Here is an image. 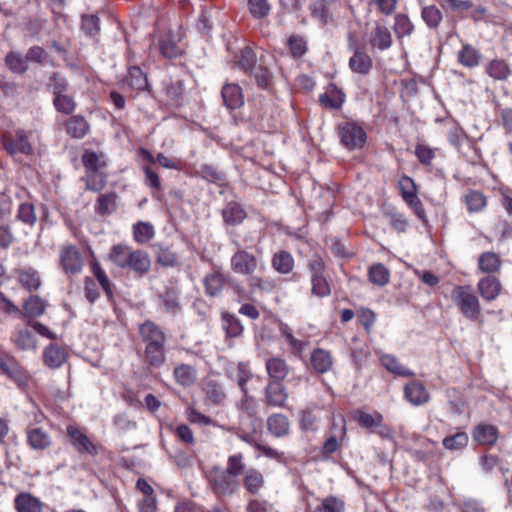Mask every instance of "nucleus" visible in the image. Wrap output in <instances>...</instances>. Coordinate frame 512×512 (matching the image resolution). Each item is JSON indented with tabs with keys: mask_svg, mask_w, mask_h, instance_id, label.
Wrapping results in <instances>:
<instances>
[{
	"mask_svg": "<svg viewBox=\"0 0 512 512\" xmlns=\"http://www.w3.org/2000/svg\"><path fill=\"white\" fill-rule=\"evenodd\" d=\"M392 43V35L389 29L379 22H376L374 32L370 39L371 46L380 51H385L392 46Z\"/></svg>",
	"mask_w": 512,
	"mask_h": 512,
	"instance_id": "5701e85b",
	"label": "nucleus"
},
{
	"mask_svg": "<svg viewBox=\"0 0 512 512\" xmlns=\"http://www.w3.org/2000/svg\"><path fill=\"white\" fill-rule=\"evenodd\" d=\"M19 282L28 291L38 290L41 286L39 273L33 268H24L17 271Z\"/></svg>",
	"mask_w": 512,
	"mask_h": 512,
	"instance_id": "473e14b6",
	"label": "nucleus"
},
{
	"mask_svg": "<svg viewBox=\"0 0 512 512\" xmlns=\"http://www.w3.org/2000/svg\"><path fill=\"white\" fill-rule=\"evenodd\" d=\"M322 407L312 403L300 412L299 425L304 431H315L321 418Z\"/></svg>",
	"mask_w": 512,
	"mask_h": 512,
	"instance_id": "2eb2a0df",
	"label": "nucleus"
},
{
	"mask_svg": "<svg viewBox=\"0 0 512 512\" xmlns=\"http://www.w3.org/2000/svg\"><path fill=\"white\" fill-rule=\"evenodd\" d=\"M482 55L470 44L463 45L462 49L458 52V61L465 67L474 68L481 62Z\"/></svg>",
	"mask_w": 512,
	"mask_h": 512,
	"instance_id": "2f4dec72",
	"label": "nucleus"
},
{
	"mask_svg": "<svg viewBox=\"0 0 512 512\" xmlns=\"http://www.w3.org/2000/svg\"><path fill=\"white\" fill-rule=\"evenodd\" d=\"M14 502L17 512H42V503L31 494L21 493Z\"/></svg>",
	"mask_w": 512,
	"mask_h": 512,
	"instance_id": "7c9ffc66",
	"label": "nucleus"
},
{
	"mask_svg": "<svg viewBox=\"0 0 512 512\" xmlns=\"http://www.w3.org/2000/svg\"><path fill=\"white\" fill-rule=\"evenodd\" d=\"M223 219L230 225H237L243 221L246 214L242 207L235 202H230L223 209Z\"/></svg>",
	"mask_w": 512,
	"mask_h": 512,
	"instance_id": "c03bdc74",
	"label": "nucleus"
},
{
	"mask_svg": "<svg viewBox=\"0 0 512 512\" xmlns=\"http://www.w3.org/2000/svg\"><path fill=\"white\" fill-rule=\"evenodd\" d=\"M67 431L71 438L72 445L78 452L88 453L90 455H96L98 453L97 446L93 444L84 433L73 427H68Z\"/></svg>",
	"mask_w": 512,
	"mask_h": 512,
	"instance_id": "aec40b11",
	"label": "nucleus"
},
{
	"mask_svg": "<svg viewBox=\"0 0 512 512\" xmlns=\"http://www.w3.org/2000/svg\"><path fill=\"white\" fill-rule=\"evenodd\" d=\"M107 182V175L101 171L89 172L86 174V187L91 191H101Z\"/></svg>",
	"mask_w": 512,
	"mask_h": 512,
	"instance_id": "0e129e2a",
	"label": "nucleus"
},
{
	"mask_svg": "<svg viewBox=\"0 0 512 512\" xmlns=\"http://www.w3.org/2000/svg\"><path fill=\"white\" fill-rule=\"evenodd\" d=\"M53 105L58 112L66 115H71L77 106L74 99L66 93L54 96Z\"/></svg>",
	"mask_w": 512,
	"mask_h": 512,
	"instance_id": "13d9d810",
	"label": "nucleus"
},
{
	"mask_svg": "<svg viewBox=\"0 0 512 512\" xmlns=\"http://www.w3.org/2000/svg\"><path fill=\"white\" fill-rule=\"evenodd\" d=\"M242 392L243 398L237 404L239 424L243 430L255 432L261 426V419L257 417L258 405L256 400L248 394V391Z\"/></svg>",
	"mask_w": 512,
	"mask_h": 512,
	"instance_id": "39448f33",
	"label": "nucleus"
},
{
	"mask_svg": "<svg viewBox=\"0 0 512 512\" xmlns=\"http://www.w3.org/2000/svg\"><path fill=\"white\" fill-rule=\"evenodd\" d=\"M224 105L231 110L237 109L244 104L242 89L239 85L225 84L221 91Z\"/></svg>",
	"mask_w": 512,
	"mask_h": 512,
	"instance_id": "6ab92c4d",
	"label": "nucleus"
},
{
	"mask_svg": "<svg viewBox=\"0 0 512 512\" xmlns=\"http://www.w3.org/2000/svg\"><path fill=\"white\" fill-rule=\"evenodd\" d=\"M405 399L414 406L426 404L430 395L425 386L417 380L407 383L404 387Z\"/></svg>",
	"mask_w": 512,
	"mask_h": 512,
	"instance_id": "f8f14e48",
	"label": "nucleus"
},
{
	"mask_svg": "<svg viewBox=\"0 0 512 512\" xmlns=\"http://www.w3.org/2000/svg\"><path fill=\"white\" fill-rule=\"evenodd\" d=\"M204 391L207 398L213 404H221L226 398V394L220 384L214 380H208L204 385Z\"/></svg>",
	"mask_w": 512,
	"mask_h": 512,
	"instance_id": "603ef678",
	"label": "nucleus"
},
{
	"mask_svg": "<svg viewBox=\"0 0 512 512\" xmlns=\"http://www.w3.org/2000/svg\"><path fill=\"white\" fill-rule=\"evenodd\" d=\"M244 457L241 453L230 455L227 459V466L223 469L224 472L228 473L232 477L238 479V476L245 472Z\"/></svg>",
	"mask_w": 512,
	"mask_h": 512,
	"instance_id": "864d4df0",
	"label": "nucleus"
},
{
	"mask_svg": "<svg viewBox=\"0 0 512 512\" xmlns=\"http://www.w3.org/2000/svg\"><path fill=\"white\" fill-rule=\"evenodd\" d=\"M468 440L469 437L467 433L460 431L454 435L445 437L442 441V444L447 450L457 451L466 447Z\"/></svg>",
	"mask_w": 512,
	"mask_h": 512,
	"instance_id": "4d7b16f0",
	"label": "nucleus"
},
{
	"mask_svg": "<svg viewBox=\"0 0 512 512\" xmlns=\"http://www.w3.org/2000/svg\"><path fill=\"white\" fill-rule=\"evenodd\" d=\"M247 285L251 293H271L276 287L274 280L260 277L255 273L247 277Z\"/></svg>",
	"mask_w": 512,
	"mask_h": 512,
	"instance_id": "72a5a7b5",
	"label": "nucleus"
},
{
	"mask_svg": "<svg viewBox=\"0 0 512 512\" xmlns=\"http://www.w3.org/2000/svg\"><path fill=\"white\" fill-rule=\"evenodd\" d=\"M5 63L14 73L23 74L28 70L27 56L18 52H9L5 57Z\"/></svg>",
	"mask_w": 512,
	"mask_h": 512,
	"instance_id": "a18cd8bd",
	"label": "nucleus"
},
{
	"mask_svg": "<svg viewBox=\"0 0 512 512\" xmlns=\"http://www.w3.org/2000/svg\"><path fill=\"white\" fill-rule=\"evenodd\" d=\"M369 280L377 286H385L389 282L390 273L381 263L372 265L368 271Z\"/></svg>",
	"mask_w": 512,
	"mask_h": 512,
	"instance_id": "de8ad7c7",
	"label": "nucleus"
},
{
	"mask_svg": "<svg viewBox=\"0 0 512 512\" xmlns=\"http://www.w3.org/2000/svg\"><path fill=\"white\" fill-rule=\"evenodd\" d=\"M165 343L159 342L145 346L144 356L150 366L159 368L165 363Z\"/></svg>",
	"mask_w": 512,
	"mask_h": 512,
	"instance_id": "bb28decb",
	"label": "nucleus"
},
{
	"mask_svg": "<svg viewBox=\"0 0 512 512\" xmlns=\"http://www.w3.org/2000/svg\"><path fill=\"white\" fill-rule=\"evenodd\" d=\"M235 64L245 73H249L258 64L253 49L248 46L242 49Z\"/></svg>",
	"mask_w": 512,
	"mask_h": 512,
	"instance_id": "49530a36",
	"label": "nucleus"
},
{
	"mask_svg": "<svg viewBox=\"0 0 512 512\" xmlns=\"http://www.w3.org/2000/svg\"><path fill=\"white\" fill-rule=\"evenodd\" d=\"M465 204L469 212H480L486 206V197L479 191H470L465 195Z\"/></svg>",
	"mask_w": 512,
	"mask_h": 512,
	"instance_id": "680f3d73",
	"label": "nucleus"
},
{
	"mask_svg": "<svg viewBox=\"0 0 512 512\" xmlns=\"http://www.w3.org/2000/svg\"><path fill=\"white\" fill-rule=\"evenodd\" d=\"M173 375L176 382L184 387L193 385L197 378L196 370L187 364H180L175 367Z\"/></svg>",
	"mask_w": 512,
	"mask_h": 512,
	"instance_id": "4c0bfd02",
	"label": "nucleus"
},
{
	"mask_svg": "<svg viewBox=\"0 0 512 512\" xmlns=\"http://www.w3.org/2000/svg\"><path fill=\"white\" fill-rule=\"evenodd\" d=\"M394 32L398 38L410 36L413 33L414 25L405 14H397L394 18Z\"/></svg>",
	"mask_w": 512,
	"mask_h": 512,
	"instance_id": "5fc2aeb1",
	"label": "nucleus"
},
{
	"mask_svg": "<svg viewBox=\"0 0 512 512\" xmlns=\"http://www.w3.org/2000/svg\"><path fill=\"white\" fill-rule=\"evenodd\" d=\"M81 29L90 37H95L100 31V19L96 14H84L81 17Z\"/></svg>",
	"mask_w": 512,
	"mask_h": 512,
	"instance_id": "e2e57ef3",
	"label": "nucleus"
},
{
	"mask_svg": "<svg viewBox=\"0 0 512 512\" xmlns=\"http://www.w3.org/2000/svg\"><path fill=\"white\" fill-rule=\"evenodd\" d=\"M60 266L68 275L79 274L83 268V259L74 245H65L60 249Z\"/></svg>",
	"mask_w": 512,
	"mask_h": 512,
	"instance_id": "6e6552de",
	"label": "nucleus"
},
{
	"mask_svg": "<svg viewBox=\"0 0 512 512\" xmlns=\"http://www.w3.org/2000/svg\"><path fill=\"white\" fill-rule=\"evenodd\" d=\"M235 243L237 250L230 259V268L235 274L248 277L258 269L265 268V265L255 255L241 248L238 242Z\"/></svg>",
	"mask_w": 512,
	"mask_h": 512,
	"instance_id": "20e7f679",
	"label": "nucleus"
},
{
	"mask_svg": "<svg viewBox=\"0 0 512 512\" xmlns=\"http://www.w3.org/2000/svg\"><path fill=\"white\" fill-rule=\"evenodd\" d=\"M222 326L229 337H238L243 332V326L239 318L229 313L222 314Z\"/></svg>",
	"mask_w": 512,
	"mask_h": 512,
	"instance_id": "09e8293b",
	"label": "nucleus"
},
{
	"mask_svg": "<svg viewBox=\"0 0 512 512\" xmlns=\"http://www.w3.org/2000/svg\"><path fill=\"white\" fill-rule=\"evenodd\" d=\"M486 73L494 80L505 81L510 75V68L504 60L494 59L487 64Z\"/></svg>",
	"mask_w": 512,
	"mask_h": 512,
	"instance_id": "ea45409f",
	"label": "nucleus"
},
{
	"mask_svg": "<svg viewBox=\"0 0 512 512\" xmlns=\"http://www.w3.org/2000/svg\"><path fill=\"white\" fill-rule=\"evenodd\" d=\"M65 128L72 138L82 139L89 132L90 125L83 116L73 115L66 121Z\"/></svg>",
	"mask_w": 512,
	"mask_h": 512,
	"instance_id": "a878e982",
	"label": "nucleus"
},
{
	"mask_svg": "<svg viewBox=\"0 0 512 512\" xmlns=\"http://www.w3.org/2000/svg\"><path fill=\"white\" fill-rule=\"evenodd\" d=\"M12 343L21 351L36 350L37 340L28 328H16L11 336Z\"/></svg>",
	"mask_w": 512,
	"mask_h": 512,
	"instance_id": "412c9836",
	"label": "nucleus"
},
{
	"mask_svg": "<svg viewBox=\"0 0 512 512\" xmlns=\"http://www.w3.org/2000/svg\"><path fill=\"white\" fill-rule=\"evenodd\" d=\"M46 302L38 295H31L23 304V310L18 313L19 318H37L44 314Z\"/></svg>",
	"mask_w": 512,
	"mask_h": 512,
	"instance_id": "4be33fe9",
	"label": "nucleus"
},
{
	"mask_svg": "<svg viewBox=\"0 0 512 512\" xmlns=\"http://www.w3.org/2000/svg\"><path fill=\"white\" fill-rule=\"evenodd\" d=\"M421 17L428 27L435 29L440 25L443 14L435 5H429L422 8Z\"/></svg>",
	"mask_w": 512,
	"mask_h": 512,
	"instance_id": "8fccbe9b",
	"label": "nucleus"
},
{
	"mask_svg": "<svg viewBox=\"0 0 512 512\" xmlns=\"http://www.w3.org/2000/svg\"><path fill=\"white\" fill-rule=\"evenodd\" d=\"M139 335L145 346L166 342V335L153 321L147 320L139 325Z\"/></svg>",
	"mask_w": 512,
	"mask_h": 512,
	"instance_id": "4468645a",
	"label": "nucleus"
},
{
	"mask_svg": "<svg viewBox=\"0 0 512 512\" xmlns=\"http://www.w3.org/2000/svg\"><path fill=\"white\" fill-rule=\"evenodd\" d=\"M280 333L285 338L294 354H300L305 350L306 342L296 339L288 325L282 324L280 326Z\"/></svg>",
	"mask_w": 512,
	"mask_h": 512,
	"instance_id": "052dcab7",
	"label": "nucleus"
},
{
	"mask_svg": "<svg viewBox=\"0 0 512 512\" xmlns=\"http://www.w3.org/2000/svg\"><path fill=\"white\" fill-rule=\"evenodd\" d=\"M17 219L30 227L34 226L37 222V215L35 207L32 203H21L17 210Z\"/></svg>",
	"mask_w": 512,
	"mask_h": 512,
	"instance_id": "6e6d98bb",
	"label": "nucleus"
},
{
	"mask_svg": "<svg viewBox=\"0 0 512 512\" xmlns=\"http://www.w3.org/2000/svg\"><path fill=\"white\" fill-rule=\"evenodd\" d=\"M382 365L391 373L401 377H412L414 372L404 367L399 360L393 355H383L381 357Z\"/></svg>",
	"mask_w": 512,
	"mask_h": 512,
	"instance_id": "a19ab883",
	"label": "nucleus"
},
{
	"mask_svg": "<svg viewBox=\"0 0 512 512\" xmlns=\"http://www.w3.org/2000/svg\"><path fill=\"white\" fill-rule=\"evenodd\" d=\"M82 162L86 173L101 171L106 167V160L103 154H97L91 150H85L82 155Z\"/></svg>",
	"mask_w": 512,
	"mask_h": 512,
	"instance_id": "e433bc0d",
	"label": "nucleus"
},
{
	"mask_svg": "<svg viewBox=\"0 0 512 512\" xmlns=\"http://www.w3.org/2000/svg\"><path fill=\"white\" fill-rule=\"evenodd\" d=\"M154 235V227L149 222L139 221L133 225V238L139 244L148 243Z\"/></svg>",
	"mask_w": 512,
	"mask_h": 512,
	"instance_id": "37998d69",
	"label": "nucleus"
},
{
	"mask_svg": "<svg viewBox=\"0 0 512 512\" xmlns=\"http://www.w3.org/2000/svg\"><path fill=\"white\" fill-rule=\"evenodd\" d=\"M248 74L253 76L257 84L262 88L267 87L271 81L270 71L263 66L261 62L258 63Z\"/></svg>",
	"mask_w": 512,
	"mask_h": 512,
	"instance_id": "774afa93",
	"label": "nucleus"
},
{
	"mask_svg": "<svg viewBox=\"0 0 512 512\" xmlns=\"http://www.w3.org/2000/svg\"><path fill=\"white\" fill-rule=\"evenodd\" d=\"M265 367L270 379L269 381H278L282 383L290 373V367L286 360L280 357L268 358L265 362Z\"/></svg>",
	"mask_w": 512,
	"mask_h": 512,
	"instance_id": "f3484780",
	"label": "nucleus"
},
{
	"mask_svg": "<svg viewBox=\"0 0 512 512\" xmlns=\"http://www.w3.org/2000/svg\"><path fill=\"white\" fill-rule=\"evenodd\" d=\"M126 82L129 88L133 90L143 91L148 89L147 76L138 66H132L128 69Z\"/></svg>",
	"mask_w": 512,
	"mask_h": 512,
	"instance_id": "f704fd0d",
	"label": "nucleus"
},
{
	"mask_svg": "<svg viewBox=\"0 0 512 512\" xmlns=\"http://www.w3.org/2000/svg\"><path fill=\"white\" fill-rule=\"evenodd\" d=\"M109 258L117 267L128 269L138 277L147 274L151 268V260L147 252L134 250L124 244L114 245L110 250Z\"/></svg>",
	"mask_w": 512,
	"mask_h": 512,
	"instance_id": "f257e3e1",
	"label": "nucleus"
},
{
	"mask_svg": "<svg viewBox=\"0 0 512 512\" xmlns=\"http://www.w3.org/2000/svg\"><path fill=\"white\" fill-rule=\"evenodd\" d=\"M208 483L213 494L218 498L232 497L240 490L239 480L218 467L210 471Z\"/></svg>",
	"mask_w": 512,
	"mask_h": 512,
	"instance_id": "7ed1b4c3",
	"label": "nucleus"
},
{
	"mask_svg": "<svg viewBox=\"0 0 512 512\" xmlns=\"http://www.w3.org/2000/svg\"><path fill=\"white\" fill-rule=\"evenodd\" d=\"M3 145L6 151L10 154H30L32 151L31 145L28 141V135L24 130L17 131L14 138L4 137Z\"/></svg>",
	"mask_w": 512,
	"mask_h": 512,
	"instance_id": "ddd939ff",
	"label": "nucleus"
},
{
	"mask_svg": "<svg viewBox=\"0 0 512 512\" xmlns=\"http://www.w3.org/2000/svg\"><path fill=\"white\" fill-rule=\"evenodd\" d=\"M225 281V276L219 271L207 274L203 279L206 294L212 297L218 296L224 288Z\"/></svg>",
	"mask_w": 512,
	"mask_h": 512,
	"instance_id": "c756f323",
	"label": "nucleus"
},
{
	"mask_svg": "<svg viewBox=\"0 0 512 512\" xmlns=\"http://www.w3.org/2000/svg\"><path fill=\"white\" fill-rule=\"evenodd\" d=\"M451 298L460 313L468 320L478 321L482 317L478 297L470 286H456Z\"/></svg>",
	"mask_w": 512,
	"mask_h": 512,
	"instance_id": "f03ea898",
	"label": "nucleus"
},
{
	"mask_svg": "<svg viewBox=\"0 0 512 512\" xmlns=\"http://www.w3.org/2000/svg\"><path fill=\"white\" fill-rule=\"evenodd\" d=\"M267 428L273 436L281 438L288 435L290 423L284 414L276 413L268 417Z\"/></svg>",
	"mask_w": 512,
	"mask_h": 512,
	"instance_id": "cd10ccee",
	"label": "nucleus"
},
{
	"mask_svg": "<svg viewBox=\"0 0 512 512\" xmlns=\"http://www.w3.org/2000/svg\"><path fill=\"white\" fill-rule=\"evenodd\" d=\"M160 299L167 313L176 315L181 310L179 293L175 288L167 287L165 291L160 294Z\"/></svg>",
	"mask_w": 512,
	"mask_h": 512,
	"instance_id": "c9c22d12",
	"label": "nucleus"
},
{
	"mask_svg": "<svg viewBox=\"0 0 512 512\" xmlns=\"http://www.w3.org/2000/svg\"><path fill=\"white\" fill-rule=\"evenodd\" d=\"M92 271L99 282L100 286L102 287L103 291L107 295V298L111 300L113 298V290H112V284L106 274V272L102 269V267L95 263L92 265Z\"/></svg>",
	"mask_w": 512,
	"mask_h": 512,
	"instance_id": "69168bd1",
	"label": "nucleus"
},
{
	"mask_svg": "<svg viewBox=\"0 0 512 512\" xmlns=\"http://www.w3.org/2000/svg\"><path fill=\"white\" fill-rule=\"evenodd\" d=\"M243 485L247 492L257 495L265 485L264 476L257 469L248 468L243 475Z\"/></svg>",
	"mask_w": 512,
	"mask_h": 512,
	"instance_id": "393cba45",
	"label": "nucleus"
},
{
	"mask_svg": "<svg viewBox=\"0 0 512 512\" xmlns=\"http://www.w3.org/2000/svg\"><path fill=\"white\" fill-rule=\"evenodd\" d=\"M196 174H198L203 179L213 183L224 180L223 173L219 171L215 166L209 164L201 165L196 171Z\"/></svg>",
	"mask_w": 512,
	"mask_h": 512,
	"instance_id": "338daca9",
	"label": "nucleus"
},
{
	"mask_svg": "<svg viewBox=\"0 0 512 512\" xmlns=\"http://www.w3.org/2000/svg\"><path fill=\"white\" fill-rule=\"evenodd\" d=\"M272 267L281 274H288L293 270L294 259L287 251H279L272 257Z\"/></svg>",
	"mask_w": 512,
	"mask_h": 512,
	"instance_id": "58836bf2",
	"label": "nucleus"
},
{
	"mask_svg": "<svg viewBox=\"0 0 512 512\" xmlns=\"http://www.w3.org/2000/svg\"><path fill=\"white\" fill-rule=\"evenodd\" d=\"M477 287L481 297L486 301L495 300L502 289L500 280L491 275L481 278Z\"/></svg>",
	"mask_w": 512,
	"mask_h": 512,
	"instance_id": "a211bd4d",
	"label": "nucleus"
},
{
	"mask_svg": "<svg viewBox=\"0 0 512 512\" xmlns=\"http://www.w3.org/2000/svg\"><path fill=\"white\" fill-rule=\"evenodd\" d=\"M116 199L115 193L101 194L97 199L96 211L100 215H109L116 210Z\"/></svg>",
	"mask_w": 512,
	"mask_h": 512,
	"instance_id": "3c124183",
	"label": "nucleus"
},
{
	"mask_svg": "<svg viewBox=\"0 0 512 512\" xmlns=\"http://www.w3.org/2000/svg\"><path fill=\"white\" fill-rule=\"evenodd\" d=\"M348 47L353 53L349 59V68L354 73L367 75L373 66L372 58L356 43L352 33L348 37Z\"/></svg>",
	"mask_w": 512,
	"mask_h": 512,
	"instance_id": "423d86ee",
	"label": "nucleus"
},
{
	"mask_svg": "<svg viewBox=\"0 0 512 512\" xmlns=\"http://www.w3.org/2000/svg\"><path fill=\"white\" fill-rule=\"evenodd\" d=\"M310 363L317 373L325 374L332 369L334 359L330 351L323 348H315L311 353Z\"/></svg>",
	"mask_w": 512,
	"mask_h": 512,
	"instance_id": "dca6fc26",
	"label": "nucleus"
},
{
	"mask_svg": "<svg viewBox=\"0 0 512 512\" xmlns=\"http://www.w3.org/2000/svg\"><path fill=\"white\" fill-rule=\"evenodd\" d=\"M478 267L484 273H495L500 270L501 260L494 252H484L478 259Z\"/></svg>",
	"mask_w": 512,
	"mask_h": 512,
	"instance_id": "79ce46f5",
	"label": "nucleus"
},
{
	"mask_svg": "<svg viewBox=\"0 0 512 512\" xmlns=\"http://www.w3.org/2000/svg\"><path fill=\"white\" fill-rule=\"evenodd\" d=\"M473 438L482 445H493L498 439V429L491 424H479L473 430Z\"/></svg>",
	"mask_w": 512,
	"mask_h": 512,
	"instance_id": "c85d7f7f",
	"label": "nucleus"
},
{
	"mask_svg": "<svg viewBox=\"0 0 512 512\" xmlns=\"http://www.w3.org/2000/svg\"><path fill=\"white\" fill-rule=\"evenodd\" d=\"M1 371L13 381L18 388L25 389L30 381L28 371L13 356L6 357V363H3Z\"/></svg>",
	"mask_w": 512,
	"mask_h": 512,
	"instance_id": "1a4fd4ad",
	"label": "nucleus"
},
{
	"mask_svg": "<svg viewBox=\"0 0 512 512\" xmlns=\"http://www.w3.org/2000/svg\"><path fill=\"white\" fill-rule=\"evenodd\" d=\"M26 436L27 443L33 450H45L52 444L51 435L42 427L28 426Z\"/></svg>",
	"mask_w": 512,
	"mask_h": 512,
	"instance_id": "9b49d317",
	"label": "nucleus"
},
{
	"mask_svg": "<svg viewBox=\"0 0 512 512\" xmlns=\"http://www.w3.org/2000/svg\"><path fill=\"white\" fill-rule=\"evenodd\" d=\"M288 399V392L283 383L269 381L264 388V403L267 406L283 408Z\"/></svg>",
	"mask_w": 512,
	"mask_h": 512,
	"instance_id": "9d476101",
	"label": "nucleus"
},
{
	"mask_svg": "<svg viewBox=\"0 0 512 512\" xmlns=\"http://www.w3.org/2000/svg\"><path fill=\"white\" fill-rule=\"evenodd\" d=\"M66 359V350L57 344H50L44 349L43 361L45 365L50 368L60 367L66 361Z\"/></svg>",
	"mask_w": 512,
	"mask_h": 512,
	"instance_id": "b1692460",
	"label": "nucleus"
},
{
	"mask_svg": "<svg viewBox=\"0 0 512 512\" xmlns=\"http://www.w3.org/2000/svg\"><path fill=\"white\" fill-rule=\"evenodd\" d=\"M341 143L349 150L360 149L366 142L365 131L355 123H344L338 127Z\"/></svg>",
	"mask_w": 512,
	"mask_h": 512,
	"instance_id": "0eeeda50",
	"label": "nucleus"
},
{
	"mask_svg": "<svg viewBox=\"0 0 512 512\" xmlns=\"http://www.w3.org/2000/svg\"><path fill=\"white\" fill-rule=\"evenodd\" d=\"M345 502L336 496H327L321 500V504L315 512H344Z\"/></svg>",
	"mask_w": 512,
	"mask_h": 512,
	"instance_id": "bf43d9fd",
	"label": "nucleus"
}]
</instances>
